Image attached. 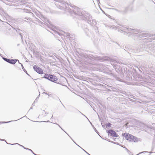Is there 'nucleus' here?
<instances>
[{
    "label": "nucleus",
    "mask_w": 155,
    "mask_h": 155,
    "mask_svg": "<svg viewBox=\"0 0 155 155\" xmlns=\"http://www.w3.org/2000/svg\"><path fill=\"white\" fill-rule=\"evenodd\" d=\"M125 139L130 142H136L138 141L137 137L128 133H125L123 134Z\"/></svg>",
    "instance_id": "obj_1"
},
{
    "label": "nucleus",
    "mask_w": 155,
    "mask_h": 155,
    "mask_svg": "<svg viewBox=\"0 0 155 155\" xmlns=\"http://www.w3.org/2000/svg\"><path fill=\"white\" fill-rule=\"evenodd\" d=\"M45 78L53 82H55L57 81L58 78L55 76L52 75H45Z\"/></svg>",
    "instance_id": "obj_2"
},
{
    "label": "nucleus",
    "mask_w": 155,
    "mask_h": 155,
    "mask_svg": "<svg viewBox=\"0 0 155 155\" xmlns=\"http://www.w3.org/2000/svg\"><path fill=\"white\" fill-rule=\"evenodd\" d=\"M33 68L35 71L38 74H44V71L42 69L38 66L34 65Z\"/></svg>",
    "instance_id": "obj_3"
},
{
    "label": "nucleus",
    "mask_w": 155,
    "mask_h": 155,
    "mask_svg": "<svg viewBox=\"0 0 155 155\" xmlns=\"http://www.w3.org/2000/svg\"><path fill=\"white\" fill-rule=\"evenodd\" d=\"M3 59L7 62L13 64H15L17 61L16 59H10L5 58H3Z\"/></svg>",
    "instance_id": "obj_4"
},
{
    "label": "nucleus",
    "mask_w": 155,
    "mask_h": 155,
    "mask_svg": "<svg viewBox=\"0 0 155 155\" xmlns=\"http://www.w3.org/2000/svg\"><path fill=\"white\" fill-rule=\"evenodd\" d=\"M107 131L110 135L113 137H117V134L114 131L112 130H108Z\"/></svg>",
    "instance_id": "obj_5"
},
{
    "label": "nucleus",
    "mask_w": 155,
    "mask_h": 155,
    "mask_svg": "<svg viewBox=\"0 0 155 155\" xmlns=\"http://www.w3.org/2000/svg\"><path fill=\"white\" fill-rule=\"evenodd\" d=\"M111 124L110 123H108L106 125L107 127H110L111 126Z\"/></svg>",
    "instance_id": "obj_6"
}]
</instances>
